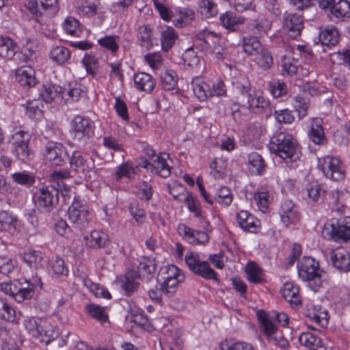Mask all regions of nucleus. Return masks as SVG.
I'll return each mask as SVG.
<instances>
[{"label":"nucleus","mask_w":350,"mask_h":350,"mask_svg":"<svg viewBox=\"0 0 350 350\" xmlns=\"http://www.w3.org/2000/svg\"><path fill=\"white\" fill-rule=\"evenodd\" d=\"M269 148L272 153L286 161L295 160L301 154L297 140L284 132L277 133L271 137Z\"/></svg>","instance_id":"nucleus-1"},{"label":"nucleus","mask_w":350,"mask_h":350,"mask_svg":"<svg viewBox=\"0 0 350 350\" xmlns=\"http://www.w3.org/2000/svg\"><path fill=\"white\" fill-rule=\"evenodd\" d=\"M298 275L308 282L310 289L317 291L323 283L322 275L319 273V263L309 256H304L297 264Z\"/></svg>","instance_id":"nucleus-2"},{"label":"nucleus","mask_w":350,"mask_h":350,"mask_svg":"<svg viewBox=\"0 0 350 350\" xmlns=\"http://www.w3.org/2000/svg\"><path fill=\"white\" fill-rule=\"evenodd\" d=\"M321 234L327 240L347 241L350 239V217L332 219L324 225Z\"/></svg>","instance_id":"nucleus-3"},{"label":"nucleus","mask_w":350,"mask_h":350,"mask_svg":"<svg viewBox=\"0 0 350 350\" xmlns=\"http://www.w3.org/2000/svg\"><path fill=\"white\" fill-rule=\"evenodd\" d=\"M31 136L23 130L16 131L10 139L12 152L15 157L23 163H27L34 157L33 150L29 147Z\"/></svg>","instance_id":"nucleus-4"},{"label":"nucleus","mask_w":350,"mask_h":350,"mask_svg":"<svg viewBox=\"0 0 350 350\" xmlns=\"http://www.w3.org/2000/svg\"><path fill=\"white\" fill-rule=\"evenodd\" d=\"M256 315L269 342L283 349L287 347L288 342L283 336L277 333L278 327L273 323V318L262 310H258Z\"/></svg>","instance_id":"nucleus-5"},{"label":"nucleus","mask_w":350,"mask_h":350,"mask_svg":"<svg viewBox=\"0 0 350 350\" xmlns=\"http://www.w3.org/2000/svg\"><path fill=\"white\" fill-rule=\"evenodd\" d=\"M1 289L10 295L16 301L21 303L33 296V285L27 280H16L1 284Z\"/></svg>","instance_id":"nucleus-6"},{"label":"nucleus","mask_w":350,"mask_h":350,"mask_svg":"<svg viewBox=\"0 0 350 350\" xmlns=\"http://www.w3.org/2000/svg\"><path fill=\"white\" fill-rule=\"evenodd\" d=\"M59 199V189L53 185H44L38 189L35 204L38 211L50 213L57 207Z\"/></svg>","instance_id":"nucleus-7"},{"label":"nucleus","mask_w":350,"mask_h":350,"mask_svg":"<svg viewBox=\"0 0 350 350\" xmlns=\"http://www.w3.org/2000/svg\"><path fill=\"white\" fill-rule=\"evenodd\" d=\"M70 169L80 177L90 179L94 172V160L79 151H75L69 159Z\"/></svg>","instance_id":"nucleus-8"},{"label":"nucleus","mask_w":350,"mask_h":350,"mask_svg":"<svg viewBox=\"0 0 350 350\" xmlns=\"http://www.w3.org/2000/svg\"><path fill=\"white\" fill-rule=\"evenodd\" d=\"M185 262L194 274L206 280L217 278L216 272L211 267L207 261L200 260V256L193 252H187L185 256Z\"/></svg>","instance_id":"nucleus-9"},{"label":"nucleus","mask_w":350,"mask_h":350,"mask_svg":"<svg viewBox=\"0 0 350 350\" xmlns=\"http://www.w3.org/2000/svg\"><path fill=\"white\" fill-rule=\"evenodd\" d=\"M318 167L326 178L331 180L338 181L345 177L343 165L338 158L330 156L320 158L318 161Z\"/></svg>","instance_id":"nucleus-10"},{"label":"nucleus","mask_w":350,"mask_h":350,"mask_svg":"<svg viewBox=\"0 0 350 350\" xmlns=\"http://www.w3.org/2000/svg\"><path fill=\"white\" fill-rule=\"evenodd\" d=\"M169 154L160 153L153 162L145 158H141L138 165L144 168L150 170L152 173H155L163 178H167L171 174V167L167 163V159Z\"/></svg>","instance_id":"nucleus-11"},{"label":"nucleus","mask_w":350,"mask_h":350,"mask_svg":"<svg viewBox=\"0 0 350 350\" xmlns=\"http://www.w3.org/2000/svg\"><path fill=\"white\" fill-rule=\"evenodd\" d=\"M26 7L36 18L42 15L53 16L59 10L57 0H29Z\"/></svg>","instance_id":"nucleus-12"},{"label":"nucleus","mask_w":350,"mask_h":350,"mask_svg":"<svg viewBox=\"0 0 350 350\" xmlns=\"http://www.w3.org/2000/svg\"><path fill=\"white\" fill-rule=\"evenodd\" d=\"M70 132L74 140L85 144L92 132L90 119L81 116H76L71 121Z\"/></svg>","instance_id":"nucleus-13"},{"label":"nucleus","mask_w":350,"mask_h":350,"mask_svg":"<svg viewBox=\"0 0 350 350\" xmlns=\"http://www.w3.org/2000/svg\"><path fill=\"white\" fill-rule=\"evenodd\" d=\"M68 215L70 221L80 230L84 228L88 224V217L89 212L88 209L75 198L71 206L68 208Z\"/></svg>","instance_id":"nucleus-14"},{"label":"nucleus","mask_w":350,"mask_h":350,"mask_svg":"<svg viewBox=\"0 0 350 350\" xmlns=\"http://www.w3.org/2000/svg\"><path fill=\"white\" fill-rule=\"evenodd\" d=\"M45 159L51 165H62L68 159L66 148L59 143H49L45 148Z\"/></svg>","instance_id":"nucleus-15"},{"label":"nucleus","mask_w":350,"mask_h":350,"mask_svg":"<svg viewBox=\"0 0 350 350\" xmlns=\"http://www.w3.org/2000/svg\"><path fill=\"white\" fill-rule=\"evenodd\" d=\"M319 6L323 9L330 8L337 18L350 17V0H321Z\"/></svg>","instance_id":"nucleus-16"},{"label":"nucleus","mask_w":350,"mask_h":350,"mask_svg":"<svg viewBox=\"0 0 350 350\" xmlns=\"http://www.w3.org/2000/svg\"><path fill=\"white\" fill-rule=\"evenodd\" d=\"M279 214L282 222L286 226L295 224L298 221L300 217L298 206L290 200H285L282 202Z\"/></svg>","instance_id":"nucleus-17"},{"label":"nucleus","mask_w":350,"mask_h":350,"mask_svg":"<svg viewBox=\"0 0 350 350\" xmlns=\"http://www.w3.org/2000/svg\"><path fill=\"white\" fill-rule=\"evenodd\" d=\"M303 17L297 14H286L284 18L283 27L288 36L293 38L300 35L304 28Z\"/></svg>","instance_id":"nucleus-18"},{"label":"nucleus","mask_w":350,"mask_h":350,"mask_svg":"<svg viewBox=\"0 0 350 350\" xmlns=\"http://www.w3.org/2000/svg\"><path fill=\"white\" fill-rule=\"evenodd\" d=\"M237 221L245 231L255 233L259 228L260 221L247 211H241L237 214Z\"/></svg>","instance_id":"nucleus-19"},{"label":"nucleus","mask_w":350,"mask_h":350,"mask_svg":"<svg viewBox=\"0 0 350 350\" xmlns=\"http://www.w3.org/2000/svg\"><path fill=\"white\" fill-rule=\"evenodd\" d=\"M284 299L295 309L301 306V300L299 295V288L291 282H286L282 289Z\"/></svg>","instance_id":"nucleus-20"},{"label":"nucleus","mask_w":350,"mask_h":350,"mask_svg":"<svg viewBox=\"0 0 350 350\" xmlns=\"http://www.w3.org/2000/svg\"><path fill=\"white\" fill-rule=\"evenodd\" d=\"M239 45L242 47L243 51L247 55L254 56L263 47L258 36L247 35L243 36Z\"/></svg>","instance_id":"nucleus-21"},{"label":"nucleus","mask_w":350,"mask_h":350,"mask_svg":"<svg viewBox=\"0 0 350 350\" xmlns=\"http://www.w3.org/2000/svg\"><path fill=\"white\" fill-rule=\"evenodd\" d=\"M340 38V33L335 27H328L324 29H321L319 34V39L320 42L327 46H336Z\"/></svg>","instance_id":"nucleus-22"},{"label":"nucleus","mask_w":350,"mask_h":350,"mask_svg":"<svg viewBox=\"0 0 350 350\" xmlns=\"http://www.w3.org/2000/svg\"><path fill=\"white\" fill-rule=\"evenodd\" d=\"M244 105L253 113H262L270 108V102L262 95L253 94L247 103H245Z\"/></svg>","instance_id":"nucleus-23"},{"label":"nucleus","mask_w":350,"mask_h":350,"mask_svg":"<svg viewBox=\"0 0 350 350\" xmlns=\"http://www.w3.org/2000/svg\"><path fill=\"white\" fill-rule=\"evenodd\" d=\"M330 259L335 268L341 272L350 271V254L345 251L332 252Z\"/></svg>","instance_id":"nucleus-24"},{"label":"nucleus","mask_w":350,"mask_h":350,"mask_svg":"<svg viewBox=\"0 0 350 350\" xmlns=\"http://www.w3.org/2000/svg\"><path fill=\"white\" fill-rule=\"evenodd\" d=\"M300 344L310 350H326L321 339L310 332H304L299 337Z\"/></svg>","instance_id":"nucleus-25"},{"label":"nucleus","mask_w":350,"mask_h":350,"mask_svg":"<svg viewBox=\"0 0 350 350\" xmlns=\"http://www.w3.org/2000/svg\"><path fill=\"white\" fill-rule=\"evenodd\" d=\"M234 88L237 90V100L243 103V105L247 104L254 94L251 84L246 79L238 81L234 84Z\"/></svg>","instance_id":"nucleus-26"},{"label":"nucleus","mask_w":350,"mask_h":350,"mask_svg":"<svg viewBox=\"0 0 350 350\" xmlns=\"http://www.w3.org/2000/svg\"><path fill=\"white\" fill-rule=\"evenodd\" d=\"M135 88L141 91L151 92L155 86L152 77L146 72H139L134 75Z\"/></svg>","instance_id":"nucleus-27"},{"label":"nucleus","mask_w":350,"mask_h":350,"mask_svg":"<svg viewBox=\"0 0 350 350\" xmlns=\"http://www.w3.org/2000/svg\"><path fill=\"white\" fill-rule=\"evenodd\" d=\"M348 193L338 190H334L329 193V204L332 206V209L340 213H342L347 206Z\"/></svg>","instance_id":"nucleus-28"},{"label":"nucleus","mask_w":350,"mask_h":350,"mask_svg":"<svg viewBox=\"0 0 350 350\" xmlns=\"http://www.w3.org/2000/svg\"><path fill=\"white\" fill-rule=\"evenodd\" d=\"M16 79L22 86L33 87L36 84L33 71L29 67H24L16 70Z\"/></svg>","instance_id":"nucleus-29"},{"label":"nucleus","mask_w":350,"mask_h":350,"mask_svg":"<svg viewBox=\"0 0 350 350\" xmlns=\"http://www.w3.org/2000/svg\"><path fill=\"white\" fill-rule=\"evenodd\" d=\"M249 29L257 36L262 37L267 35L271 29V23L265 18L252 21L248 25Z\"/></svg>","instance_id":"nucleus-30"},{"label":"nucleus","mask_w":350,"mask_h":350,"mask_svg":"<svg viewBox=\"0 0 350 350\" xmlns=\"http://www.w3.org/2000/svg\"><path fill=\"white\" fill-rule=\"evenodd\" d=\"M309 137L315 144H326L327 139L325 136V133L320 120L316 119L312 124Z\"/></svg>","instance_id":"nucleus-31"},{"label":"nucleus","mask_w":350,"mask_h":350,"mask_svg":"<svg viewBox=\"0 0 350 350\" xmlns=\"http://www.w3.org/2000/svg\"><path fill=\"white\" fill-rule=\"evenodd\" d=\"M137 39L140 46L149 50L152 46V30L148 25L139 26L137 28Z\"/></svg>","instance_id":"nucleus-32"},{"label":"nucleus","mask_w":350,"mask_h":350,"mask_svg":"<svg viewBox=\"0 0 350 350\" xmlns=\"http://www.w3.org/2000/svg\"><path fill=\"white\" fill-rule=\"evenodd\" d=\"M185 279V275H180L179 277L174 279L163 280L161 284V291L163 295L167 298L174 296L176 293L178 285L183 283Z\"/></svg>","instance_id":"nucleus-33"},{"label":"nucleus","mask_w":350,"mask_h":350,"mask_svg":"<svg viewBox=\"0 0 350 350\" xmlns=\"http://www.w3.org/2000/svg\"><path fill=\"white\" fill-rule=\"evenodd\" d=\"M108 241L107 234L101 230H93L88 238L87 244L90 247L100 249L105 247Z\"/></svg>","instance_id":"nucleus-34"},{"label":"nucleus","mask_w":350,"mask_h":350,"mask_svg":"<svg viewBox=\"0 0 350 350\" xmlns=\"http://www.w3.org/2000/svg\"><path fill=\"white\" fill-rule=\"evenodd\" d=\"M248 163L252 174L260 175L265 170V161L258 152H254L249 154Z\"/></svg>","instance_id":"nucleus-35"},{"label":"nucleus","mask_w":350,"mask_h":350,"mask_svg":"<svg viewBox=\"0 0 350 350\" xmlns=\"http://www.w3.org/2000/svg\"><path fill=\"white\" fill-rule=\"evenodd\" d=\"M62 87L54 85H43L40 94L41 98L46 103L52 102L57 97L62 98Z\"/></svg>","instance_id":"nucleus-36"},{"label":"nucleus","mask_w":350,"mask_h":350,"mask_svg":"<svg viewBox=\"0 0 350 350\" xmlns=\"http://www.w3.org/2000/svg\"><path fill=\"white\" fill-rule=\"evenodd\" d=\"M23 260L29 267L35 269L42 267L45 262L42 253L36 250L25 252Z\"/></svg>","instance_id":"nucleus-37"},{"label":"nucleus","mask_w":350,"mask_h":350,"mask_svg":"<svg viewBox=\"0 0 350 350\" xmlns=\"http://www.w3.org/2000/svg\"><path fill=\"white\" fill-rule=\"evenodd\" d=\"M18 46L10 38H1L0 39V56L5 59H12L16 51Z\"/></svg>","instance_id":"nucleus-38"},{"label":"nucleus","mask_w":350,"mask_h":350,"mask_svg":"<svg viewBox=\"0 0 350 350\" xmlns=\"http://www.w3.org/2000/svg\"><path fill=\"white\" fill-rule=\"evenodd\" d=\"M177 38L178 34L172 27H167L166 29L163 30L161 36V43L163 51L167 52L171 49Z\"/></svg>","instance_id":"nucleus-39"},{"label":"nucleus","mask_w":350,"mask_h":350,"mask_svg":"<svg viewBox=\"0 0 350 350\" xmlns=\"http://www.w3.org/2000/svg\"><path fill=\"white\" fill-rule=\"evenodd\" d=\"M194 12L189 9L177 10L175 11V16L173 19V24L178 27H183L187 25L193 20Z\"/></svg>","instance_id":"nucleus-40"},{"label":"nucleus","mask_w":350,"mask_h":350,"mask_svg":"<svg viewBox=\"0 0 350 350\" xmlns=\"http://www.w3.org/2000/svg\"><path fill=\"white\" fill-rule=\"evenodd\" d=\"M43 323L42 321L35 318H29L24 321L25 329L34 338H39L42 336Z\"/></svg>","instance_id":"nucleus-41"},{"label":"nucleus","mask_w":350,"mask_h":350,"mask_svg":"<svg viewBox=\"0 0 350 350\" xmlns=\"http://www.w3.org/2000/svg\"><path fill=\"white\" fill-rule=\"evenodd\" d=\"M254 56L257 64L264 70L269 69L273 64L271 53L264 46Z\"/></svg>","instance_id":"nucleus-42"},{"label":"nucleus","mask_w":350,"mask_h":350,"mask_svg":"<svg viewBox=\"0 0 350 350\" xmlns=\"http://www.w3.org/2000/svg\"><path fill=\"white\" fill-rule=\"evenodd\" d=\"M50 56L54 62L62 65L70 59V52L64 46H57L51 51Z\"/></svg>","instance_id":"nucleus-43"},{"label":"nucleus","mask_w":350,"mask_h":350,"mask_svg":"<svg viewBox=\"0 0 350 350\" xmlns=\"http://www.w3.org/2000/svg\"><path fill=\"white\" fill-rule=\"evenodd\" d=\"M232 200L233 194L228 187L221 186L217 189L215 196V200L221 206L225 207L228 206L232 203Z\"/></svg>","instance_id":"nucleus-44"},{"label":"nucleus","mask_w":350,"mask_h":350,"mask_svg":"<svg viewBox=\"0 0 350 350\" xmlns=\"http://www.w3.org/2000/svg\"><path fill=\"white\" fill-rule=\"evenodd\" d=\"M308 198L314 202H319L323 200L326 191L323 185L318 183H312L307 189Z\"/></svg>","instance_id":"nucleus-45"},{"label":"nucleus","mask_w":350,"mask_h":350,"mask_svg":"<svg viewBox=\"0 0 350 350\" xmlns=\"http://www.w3.org/2000/svg\"><path fill=\"white\" fill-rule=\"evenodd\" d=\"M88 314L93 319L100 323H105L108 320V315L106 314L105 308L94 304H90L85 306Z\"/></svg>","instance_id":"nucleus-46"},{"label":"nucleus","mask_w":350,"mask_h":350,"mask_svg":"<svg viewBox=\"0 0 350 350\" xmlns=\"http://www.w3.org/2000/svg\"><path fill=\"white\" fill-rule=\"evenodd\" d=\"M161 85L163 90L170 91L177 86V76L173 70H166L161 76Z\"/></svg>","instance_id":"nucleus-47"},{"label":"nucleus","mask_w":350,"mask_h":350,"mask_svg":"<svg viewBox=\"0 0 350 350\" xmlns=\"http://www.w3.org/2000/svg\"><path fill=\"white\" fill-rule=\"evenodd\" d=\"M220 21L222 25L226 29L234 31L239 24L244 22V18L241 17H236L232 12H226L220 16Z\"/></svg>","instance_id":"nucleus-48"},{"label":"nucleus","mask_w":350,"mask_h":350,"mask_svg":"<svg viewBox=\"0 0 350 350\" xmlns=\"http://www.w3.org/2000/svg\"><path fill=\"white\" fill-rule=\"evenodd\" d=\"M199 9L202 15L206 18L215 16L218 13L217 5L213 0H200Z\"/></svg>","instance_id":"nucleus-49"},{"label":"nucleus","mask_w":350,"mask_h":350,"mask_svg":"<svg viewBox=\"0 0 350 350\" xmlns=\"http://www.w3.org/2000/svg\"><path fill=\"white\" fill-rule=\"evenodd\" d=\"M184 203L186 204L189 211L191 213H193L195 217L201 218L202 217V211L201 206L198 199L193 195L191 192H187V196L183 200Z\"/></svg>","instance_id":"nucleus-50"},{"label":"nucleus","mask_w":350,"mask_h":350,"mask_svg":"<svg viewBox=\"0 0 350 350\" xmlns=\"http://www.w3.org/2000/svg\"><path fill=\"white\" fill-rule=\"evenodd\" d=\"M16 219L8 211L0 213V231H9L16 230Z\"/></svg>","instance_id":"nucleus-51"},{"label":"nucleus","mask_w":350,"mask_h":350,"mask_svg":"<svg viewBox=\"0 0 350 350\" xmlns=\"http://www.w3.org/2000/svg\"><path fill=\"white\" fill-rule=\"evenodd\" d=\"M245 271L250 282L258 284L262 281L261 270L255 262H248L245 268Z\"/></svg>","instance_id":"nucleus-52"},{"label":"nucleus","mask_w":350,"mask_h":350,"mask_svg":"<svg viewBox=\"0 0 350 350\" xmlns=\"http://www.w3.org/2000/svg\"><path fill=\"white\" fill-rule=\"evenodd\" d=\"M211 32H205L204 33L199 34L196 38V45L206 55H208L209 52L211 51L210 46L208 44H214L213 42H211Z\"/></svg>","instance_id":"nucleus-53"},{"label":"nucleus","mask_w":350,"mask_h":350,"mask_svg":"<svg viewBox=\"0 0 350 350\" xmlns=\"http://www.w3.org/2000/svg\"><path fill=\"white\" fill-rule=\"evenodd\" d=\"M131 322L135 323L139 327H144L147 325L148 320L147 317L144 314V311L139 308H131Z\"/></svg>","instance_id":"nucleus-54"},{"label":"nucleus","mask_w":350,"mask_h":350,"mask_svg":"<svg viewBox=\"0 0 350 350\" xmlns=\"http://www.w3.org/2000/svg\"><path fill=\"white\" fill-rule=\"evenodd\" d=\"M129 211L133 218L139 225L144 224L146 219V212L137 202H132L130 204Z\"/></svg>","instance_id":"nucleus-55"},{"label":"nucleus","mask_w":350,"mask_h":350,"mask_svg":"<svg viewBox=\"0 0 350 350\" xmlns=\"http://www.w3.org/2000/svg\"><path fill=\"white\" fill-rule=\"evenodd\" d=\"M0 318L8 321L15 320V310L3 299H0Z\"/></svg>","instance_id":"nucleus-56"},{"label":"nucleus","mask_w":350,"mask_h":350,"mask_svg":"<svg viewBox=\"0 0 350 350\" xmlns=\"http://www.w3.org/2000/svg\"><path fill=\"white\" fill-rule=\"evenodd\" d=\"M15 268V261L8 256H0V273L9 276Z\"/></svg>","instance_id":"nucleus-57"},{"label":"nucleus","mask_w":350,"mask_h":350,"mask_svg":"<svg viewBox=\"0 0 350 350\" xmlns=\"http://www.w3.org/2000/svg\"><path fill=\"white\" fill-rule=\"evenodd\" d=\"M42 336H40V341L49 344L51 341L57 338L59 336V332L54 329L51 325L43 323Z\"/></svg>","instance_id":"nucleus-58"},{"label":"nucleus","mask_w":350,"mask_h":350,"mask_svg":"<svg viewBox=\"0 0 350 350\" xmlns=\"http://www.w3.org/2000/svg\"><path fill=\"white\" fill-rule=\"evenodd\" d=\"M82 63L86 68L88 73L94 76L98 68V59L92 55L85 54Z\"/></svg>","instance_id":"nucleus-59"},{"label":"nucleus","mask_w":350,"mask_h":350,"mask_svg":"<svg viewBox=\"0 0 350 350\" xmlns=\"http://www.w3.org/2000/svg\"><path fill=\"white\" fill-rule=\"evenodd\" d=\"M12 177L13 180L17 184L27 187H31L35 183V177L24 172L12 174Z\"/></svg>","instance_id":"nucleus-60"},{"label":"nucleus","mask_w":350,"mask_h":350,"mask_svg":"<svg viewBox=\"0 0 350 350\" xmlns=\"http://www.w3.org/2000/svg\"><path fill=\"white\" fill-rule=\"evenodd\" d=\"M211 174L215 178H222L226 174V163L221 159H215L210 164Z\"/></svg>","instance_id":"nucleus-61"},{"label":"nucleus","mask_w":350,"mask_h":350,"mask_svg":"<svg viewBox=\"0 0 350 350\" xmlns=\"http://www.w3.org/2000/svg\"><path fill=\"white\" fill-rule=\"evenodd\" d=\"M180 275H185L183 271L174 265H169L161 269V275L163 280L174 279Z\"/></svg>","instance_id":"nucleus-62"},{"label":"nucleus","mask_w":350,"mask_h":350,"mask_svg":"<svg viewBox=\"0 0 350 350\" xmlns=\"http://www.w3.org/2000/svg\"><path fill=\"white\" fill-rule=\"evenodd\" d=\"M116 36H106L98 40V43L111 53H116L118 49L119 45L116 41Z\"/></svg>","instance_id":"nucleus-63"},{"label":"nucleus","mask_w":350,"mask_h":350,"mask_svg":"<svg viewBox=\"0 0 350 350\" xmlns=\"http://www.w3.org/2000/svg\"><path fill=\"white\" fill-rule=\"evenodd\" d=\"M293 107L297 111L299 118H303L307 115L308 103L301 95H297L294 98Z\"/></svg>","instance_id":"nucleus-64"}]
</instances>
